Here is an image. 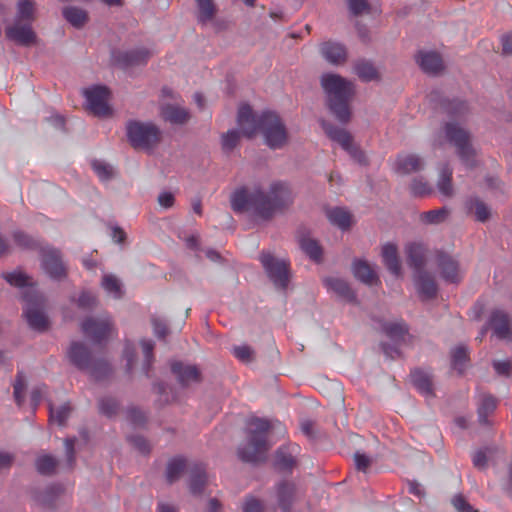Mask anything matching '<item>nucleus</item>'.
<instances>
[{
  "instance_id": "f257e3e1",
  "label": "nucleus",
  "mask_w": 512,
  "mask_h": 512,
  "mask_svg": "<svg viewBox=\"0 0 512 512\" xmlns=\"http://www.w3.org/2000/svg\"><path fill=\"white\" fill-rule=\"evenodd\" d=\"M272 422L259 417H253L246 424V439L239 444L237 455L246 463H259L266 460V455L272 446L269 433Z\"/></svg>"
},
{
  "instance_id": "f03ea898",
  "label": "nucleus",
  "mask_w": 512,
  "mask_h": 512,
  "mask_svg": "<svg viewBox=\"0 0 512 512\" xmlns=\"http://www.w3.org/2000/svg\"><path fill=\"white\" fill-rule=\"evenodd\" d=\"M320 84L327 95L328 107L338 121L347 123L350 120L349 101L354 94V85L344 77L325 73L320 78Z\"/></svg>"
},
{
  "instance_id": "7ed1b4c3",
  "label": "nucleus",
  "mask_w": 512,
  "mask_h": 512,
  "mask_svg": "<svg viewBox=\"0 0 512 512\" xmlns=\"http://www.w3.org/2000/svg\"><path fill=\"white\" fill-rule=\"evenodd\" d=\"M66 355L73 366L80 371L89 373L96 380L104 379L111 372L109 363L102 358H94L90 349L83 342H71Z\"/></svg>"
},
{
  "instance_id": "20e7f679",
  "label": "nucleus",
  "mask_w": 512,
  "mask_h": 512,
  "mask_svg": "<svg viewBox=\"0 0 512 512\" xmlns=\"http://www.w3.org/2000/svg\"><path fill=\"white\" fill-rule=\"evenodd\" d=\"M126 135L130 145L137 150L152 151L162 139V132L152 122L131 120L126 125Z\"/></svg>"
},
{
  "instance_id": "39448f33",
  "label": "nucleus",
  "mask_w": 512,
  "mask_h": 512,
  "mask_svg": "<svg viewBox=\"0 0 512 512\" xmlns=\"http://www.w3.org/2000/svg\"><path fill=\"white\" fill-rule=\"evenodd\" d=\"M445 135L447 140L455 147L456 154L461 162L469 168L475 167L476 149L471 141V134L459 123L450 121L445 125Z\"/></svg>"
},
{
  "instance_id": "423d86ee",
  "label": "nucleus",
  "mask_w": 512,
  "mask_h": 512,
  "mask_svg": "<svg viewBox=\"0 0 512 512\" xmlns=\"http://www.w3.org/2000/svg\"><path fill=\"white\" fill-rule=\"evenodd\" d=\"M261 134L271 149H281L288 143V132L280 116L275 112H262Z\"/></svg>"
},
{
  "instance_id": "0eeeda50",
  "label": "nucleus",
  "mask_w": 512,
  "mask_h": 512,
  "mask_svg": "<svg viewBox=\"0 0 512 512\" xmlns=\"http://www.w3.org/2000/svg\"><path fill=\"white\" fill-rule=\"evenodd\" d=\"M264 271L277 289L285 290L290 279V262L283 258L275 257L269 251H262L259 255Z\"/></svg>"
},
{
  "instance_id": "6e6552de",
  "label": "nucleus",
  "mask_w": 512,
  "mask_h": 512,
  "mask_svg": "<svg viewBox=\"0 0 512 512\" xmlns=\"http://www.w3.org/2000/svg\"><path fill=\"white\" fill-rule=\"evenodd\" d=\"M25 308L23 314L28 325L37 331H44L48 326V320L43 312V300L32 288H28L23 293Z\"/></svg>"
},
{
  "instance_id": "1a4fd4ad",
  "label": "nucleus",
  "mask_w": 512,
  "mask_h": 512,
  "mask_svg": "<svg viewBox=\"0 0 512 512\" xmlns=\"http://www.w3.org/2000/svg\"><path fill=\"white\" fill-rule=\"evenodd\" d=\"M321 126L326 135L333 141L338 142L357 163L361 165H366L368 163L365 153L353 143V138L349 132L324 120L321 121Z\"/></svg>"
},
{
  "instance_id": "9d476101",
  "label": "nucleus",
  "mask_w": 512,
  "mask_h": 512,
  "mask_svg": "<svg viewBox=\"0 0 512 512\" xmlns=\"http://www.w3.org/2000/svg\"><path fill=\"white\" fill-rule=\"evenodd\" d=\"M41 267L53 280L62 281L67 276V266L62 259L61 252L53 247L41 248Z\"/></svg>"
},
{
  "instance_id": "9b49d317",
  "label": "nucleus",
  "mask_w": 512,
  "mask_h": 512,
  "mask_svg": "<svg viewBox=\"0 0 512 512\" xmlns=\"http://www.w3.org/2000/svg\"><path fill=\"white\" fill-rule=\"evenodd\" d=\"M83 94L87 101V109L98 117L111 115V108L108 105L110 91L106 86L96 85L85 89Z\"/></svg>"
},
{
  "instance_id": "f8f14e48",
  "label": "nucleus",
  "mask_w": 512,
  "mask_h": 512,
  "mask_svg": "<svg viewBox=\"0 0 512 512\" xmlns=\"http://www.w3.org/2000/svg\"><path fill=\"white\" fill-rule=\"evenodd\" d=\"M83 333L94 343H101L105 340L112 329V321L110 316L104 314L99 317H88L82 324Z\"/></svg>"
},
{
  "instance_id": "ddd939ff",
  "label": "nucleus",
  "mask_w": 512,
  "mask_h": 512,
  "mask_svg": "<svg viewBox=\"0 0 512 512\" xmlns=\"http://www.w3.org/2000/svg\"><path fill=\"white\" fill-rule=\"evenodd\" d=\"M150 57L151 52L145 48L129 51L113 50L111 53L112 62L122 68L145 64Z\"/></svg>"
},
{
  "instance_id": "4468645a",
  "label": "nucleus",
  "mask_w": 512,
  "mask_h": 512,
  "mask_svg": "<svg viewBox=\"0 0 512 512\" xmlns=\"http://www.w3.org/2000/svg\"><path fill=\"white\" fill-rule=\"evenodd\" d=\"M261 120L262 113L254 114L249 105H242L238 110L237 122L241 133L247 138H252L258 132H261Z\"/></svg>"
},
{
  "instance_id": "2eb2a0df",
  "label": "nucleus",
  "mask_w": 512,
  "mask_h": 512,
  "mask_svg": "<svg viewBox=\"0 0 512 512\" xmlns=\"http://www.w3.org/2000/svg\"><path fill=\"white\" fill-rule=\"evenodd\" d=\"M251 200L252 207L250 213L259 217L260 219L267 221L278 214V211L272 203V199L268 193L266 194L260 189H255L252 191Z\"/></svg>"
},
{
  "instance_id": "dca6fc26",
  "label": "nucleus",
  "mask_w": 512,
  "mask_h": 512,
  "mask_svg": "<svg viewBox=\"0 0 512 512\" xmlns=\"http://www.w3.org/2000/svg\"><path fill=\"white\" fill-rule=\"evenodd\" d=\"M32 23L15 21L6 28V37L20 45L30 46L36 41V34L32 29Z\"/></svg>"
},
{
  "instance_id": "f3484780",
  "label": "nucleus",
  "mask_w": 512,
  "mask_h": 512,
  "mask_svg": "<svg viewBox=\"0 0 512 512\" xmlns=\"http://www.w3.org/2000/svg\"><path fill=\"white\" fill-rule=\"evenodd\" d=\"M436 261L441 277L446 282L458 283L461 280L459 264L454 258L442 251H437Z\"/></svg>"
},
{
  "instance_id": "a211bd4d",
  "label": "nucleus",
  "mask_w": 512,
  "mask_h": 512,
  "mask_svg": "<svg viewBox=\"0 0 512 512\" xmlns=\"http://www.w3.org/2000/svg\"><path fill=\"white\" fill-rule=\"evenodd\" d=\"M171 370L176 376L179 384L183 387H188L201 382V373L195 365L174 362L171 365Z\"/></svg>"
},
{
  "instance_id": "6ab92c4d",
  "label": "nucleus",
  "mask_w": 512,
  "mask_h": 512,
  "mask_svg": "<svg viewBox=\"0 0 512 512\" xmlns=\"http://www.w3.org/2000/svg\"><path fill=\"white\" fill-rule=\"evenodd\" d=\"M323 284L329 292L336 294L343 301L352 303L356 300V295L349 283L338 276H328L323 278Z\"/></svg>"
},
{
  "instance_id": "aec40b11",
  "label": "nucleus",
  "mask_w": 512,
  "mask_h": 512,
  "mask_svg": "<svg viewBox=\"0 0 512 512\" xmlns=\"http://www.w3.org/2000/svg\"><path fill=\"white\" fill-rule=\"evenodd\" d=\"M415 60L426 74L437 75L444 70L443 59L435 51H419Z\"/></svg>"
},
{
  "instance_id": "412c9836",
  "label": "nucleus",
  "mask_w": 512,
  "mask_h": 512,
  "mask_svg": "<svg viewBox=\"0 0 512 512\" xmlns=\"http://www.w3.org/2000/svg\"><path fill=\"white\" fill-rule=\"evenodd\" d=\"M276 503L280 512H290L296 498V486L293 482L283 480L276 487Z\"/></svg>"
},
{
  "instance_id": "4be33fe9",
  "label": "nucleus",
  "mask_w": 512,
  "mask_h": 512,
  "mask_svg": "<svg viewBox=\"0 0 512 512\" xmlns=\"http://www.w3.org/2000/svg\"><path fill=\"white\" fill-rule=\"evenodd\" d=\"M268 195L272 199L278 213H282L293 202L292 191L286 183L275 182L271 184Z\"/></svg>"
},
{
  "instance_id": "5701e85b",
  "label": "nucleus",
  "mask_w": 512,
  "mask_h": 512,
  "mask_svg": "<svg viewBox=\"0 0 512 512\" xmlns=\"http://www.w3.org/2000/svg\"><path fill=\"white\" fill-rule=\"evenodd\" d=\"M414 284L420 297L424 300L431 299L436 296L437 285L434 277L426 270L414 273Z\"/></svg>"
},
{
  "instance_id": "b1692460",
  "label": "nucleus",
  "mask_w": 512,
  "mask_h": 512,
  "mask_svg": "<svg viewBox=\"0 0 512 512\" xmlns=\"http://www.w3.org/2000/svg\"><path fill=\"white\" fill-rule=\"evenodd\" d=\"M489 326L498 339H508L512 334L511 320L504 311L494 310L489 318Z\"/></svg>"
},
{
  "instance_id": "393cba45",
  "label": "nucleus",
  "mask_w": 512,
  "mask_h": 512,
  "mask_svg": "<svg viewBox=\"0 0 512 512\" xmlns=\"http://www.w3.org/2000/svg\"><path fill=\"white\" fill-rule=\"evenodd\" d=\"M407 263L415 272L425 270L426 248L421 243H409L405 247Z\"/></svg>"
},
{
  "instance_id": "a878e982",
  "label": "nucleus",
  "mask_w": 512,
  "mask_h": 512,
  "mask_svg": "<svg viewBox=\"0 0 512 512\" xmlns=\"http://www.w3.org/2000/svg\"><path fill=\"white\" fill-rule=\"evenodd\" d=\"M320 52L323 58L333 65H341L346 62V48L336 42H325L320 46Z\"/></svg>"
},
{
  "instance_id": "bb28decb",
  "label": "nucleus",
  "mask_w": 512,
  "mask_h": 512,
  "mask_svg": "<svg viewBox=\"0 0 512 512\" xmlns=\"http://www.w3.org/2000/svg\"><path fill=\"white\" fill-rule=\"evenodd\" d=\"M423 168L424 161L417 154H401L396 159V171L400 174L419 172Z\"/></svg>"
},
{
  "instance_id": "cd10ccee",
  "label": "nucleus",
  "mask_w": 512,
  "mask_h": 512,
  "mask_svg": "<svg viewBox=\"0 0 512 512\" xmlns=\"http://www.w3.org/2000/svg\"><path fill=\"white\" fill-rule=\"evenodd\" d=\"M411 381L418 392L426 399L434 397L432 375L429 372L414 370L411 372Z\"/></svg>"
},
{
  "instance_id": "c85d7f7f",
  "label": "nucleus",
  "mask_w": 512,
  "mask_h": 512,
  "mask_svg": "<svg viewBox=\"0 0 512 512\" xmlns=\"http://www.w3.org/2000/svg\"><path fill=\"white\" fill-rule=\"evenodd\" d=\"M296 445L281 446L275 452V467L280 471H289L295 465L294 452Z\"/></svg>"
},
{
  "instance_id": "c756f323",
  "label": "nucleus",
  "mask_w": 512,
  "mask_h": 512,
  "mask_svg": "<svg viewBox=\"0 0 512 512\" xmlns=\"http://www.w3.org/2000/svg\"><path fill=\"white\" fill-rule=\"evenodd\" d=\"M382 258L385 266L391 274L398 277L401 274V264L398 257L397 247L387 243L382 247Z\"/></svg>"
},
{
  "instance_id": "7c9ffc66",
  "label": "nucleus",
  "mask_w": 512,
  "mask_h": 512,
  "mask_svg": "<svg viewBox=\"0 0 512 512\" xmlns=\"http://www.w3.org/2000/svg\"><path fill=\"white\" fill-rule=\"evenodd\" d=\"M252 191L240 188L234 191L230 197L231 207L235 212H249L252 207Z\"/></svg>"
},
{
  "instance_id": "2f4dec72",
  "label": "nucleus",
  "mask_w": 512,
  "mask_h": 512,
  "mask_svg": "<svg viewBox=\"0 0 512 512\" xmlns=\"http://www.w3.org/2000/svg\"><path fill=\"white\" fill-rule=\"evenodd\" d=\"M62 15L73 27L82 28L89 20L88 12L76 6H67L62 10Z\"/></svg>"
},
{
  "instance_id": "473e14b6",
  "label": "nucleus",
  "mask_w": 512,
  "mask_h": 512,
  "mask_svg": "<svg viewBox=\"0 0 512 512\" xmlns=\"http://www.w3.org/2000/svg\"><path fill=\"white\" fill-rule=\"evenodd\" d=\"M207 482V475L202 464H194L190 469L189 488L191 493H202Z\"/></svg>"
},
{
  "instance_id": "72a5a7b5",
  "label": "nucleus",
  "mask_w": 512,
  "mask_h": 512,
  "mask_svg": "<svg viewBox=\"0 0 512 512\" xmlns=\"http://www.w3.org/2000/svg\"><path fill=\"white\" fill-rule=\"evenodd\" d=\"M161 115L165 121L173 124L181 125L186 123L189 119V113L186 109L172 104L163 106Z\"/></svg>"
},
{
  "instance_id": "f704fd0d",
  "label": "nucleus",
  "mask_w": 512,
  "mask_h": 512,
  "mask_svg": "<svg viewBox=\"0 0 512 512\" xmlns=\"http://www.w3.org/2000/svg\"><path fill=\"white\" fill-rule=\"evenodd\" d=\"M353 70L363 82H370L379 79V73L372 62L360 59L354 63Z\"/></svg>"
},
{
  "instance_id": "c9c22d12",
  "label": "nucleus",
  "mask_w": 512,
  "mask_h": 512,
  "mask_svg": "<svg viewBox=\"0 0 512 512\" xmlns=\"http://www.w3.org/2000/svg\"><path fill=\"white\" fill-rule=\"evenodd\" d=\"M354 276L365 284L372 285L378 280L377 275L370 265L362 260H355L352 266Z\"/></svg>"
},
{
  "instance_id": "e433bc0d",
  "label": "nucleus",
  "mask_w": 512,
  "mask_h": 512,
  "mask_svg": "<svg viewBox=\"0 0 512 512\" xmlns=\"http://www.w3.org/2000/svg\"><path fill=\"white\" fill-rule=\"evenodd\" d=\"M324 213L332 224H351L353 215L345 207H325Z\"/></svg>"
},
{
  "instance_id": "4c0bfd02",
  "label": "nucleus",
  "mask_w": 512,
  "mask_h": 512,
  "mask_svg": "<svg viewBox=\"0 0 512 512\" xmlns=\"http://www.w3.org/2000/svg\"><path fill=\"white\" fill-rule=\"evenodd\" d=\"M198 7V22L205 25L212 21L217 13V8L213 0H195Z\"/></svg>"
},
{
  "instance_id": "58836bf2",
  "label": "nucleus",
  "mask_w": 512,
  "mask_h": 512,
  "mask_svg": "<svg viewBox=\"0 0 512 512\" xmlns=\"http://www.w3.org/2000/svg\"><path fill=\"white\" fill-rule=\"evenodd\" d=\"M470 213L475 215V220L478 222H486L490 220L491 209L480 199H470L467 203Z\"/></svg>"
},
{
  "instance_id": "ea45409f",
  "label": "nucleus",
  "mask_w": 512,
  "mask_h": 512,
  "mask_svg": "<svg viewBox=\"0 0 512 512\" xmlns=\"http://www.w3.org/2000/svg\"><path fill=\"white\" fill-rule=\"evenodd\" d=\"M300 248L314 261H320L322 257V249L315 239L306 235L299 236Z\"/></svg>"
},
{
  "instance_id": "a19ab883",
  "label": "nucleus",
  "mask_w": 512,
  "mask_h": 512,
  "mask_svg": "<svg viewBox=\"0 0 512 512\" xmlns=\"http://www.w3.org/2000/svg\"><path fill=\"white\" fill-rule=\"evenodd\" d=\"M437 187L442 195L446 197L453 195L452 170L448 165H445L440 171Z\"/></svg>"
},
{
  "instance_id": "79ce46f5",
  "label": "nucleus",
  "mask_w": 512,
  "mask_h": 512,
  "mask_svg": "<svg viewBox=\"0 0 512 512\" xmlns=\"http://www.w3.org/2000/svg\"><path fill=\"white\" fill-rule=\"evenodd\" d=\"M102 287L115 299H120L123 296L122 284L120 280L112 274L103 276Z\"/></svg>"
},
{
  "instance_id": "37998d69",
  "label": "nucleus",
  "mask_w": 512,
  "mask_h": 512,
  "mask_svg": "<svg viewBox=\"0 0 512 512\" xmlns=\"http://www.w3.org/2000/svg\"><path fill=\"white\" fill-rule=\"evenodd\" d=\"M468 348L464 345L455 347L451 352L452 367L462 373L468 361Z\"/></svg>"
},
{
  "instance_id": "c03bdc74",
  "label": "nucleus",
  "mask_w": 512,
  "mask_h": 512,
  "mask_svg": "<svg viewBox=\"0 0 512 512\" xmlns=\"http://www.w3.org/2000/svg\"><path fill=\"white\" fill-rule=\"evenodd\" d=\"M13 239L15 244L20 247L21 249L25 250H36L42 248L40 246V243L37 239L33 238L32 236L24 233L21 230H16L13 233Z\"/></svg>"
},
{
  "instance_id": "a18cd8bd",
  "label": "nucleus",
  "mask_w": 512,
  "mask_h": 512,
  "mask_svg": "<svg viewBox=\"0 0 512 512\" xmlns=\"http://www.w3.org/2000/svg\"><path fill=\"white\" fill-rule=\"evenodd\" d=\"M34 20V2L32 0H19L15 21L32 23Z\"/></svg>"
},
{
  "instance_id": "49530a36",
  "label": "nucleus",
  "mask_w": 512,
  "mask_h": 512,
  "mask_svg": "<svg viewBox=\"0 0 512 512\" xmlns=\"http://www.w3.org/2000/svg\"><path fill=\"white\" fill-rule=\"evenodd\" d=\"M36 469L42 475H52L58 465V461L52 455L44 454L36 459Z\"/></svg>"
},
{
  "instance_id": "de8ad7c7",
  "label": "nucleus",
  "mask_w": 512,
  "mask_h": 512,
  "mask_svg": "<svg viewBox=\"0 0 512 512\" xmlns=\"http://www.w3.org/2000/svg\"><path fill=\"white\" fill-rule=\"evenodd\" d=\"M449 210L445 207L430 210L420 215V221L425 224H439L449 220Z\"/></svg>"
},
{
  "instance_id": "09e8293b",
  "label": "nucleus",
  "mask_w": 512,
  "mask_h": 512,
  "mask_svg": "<svg viewBox=\"0 0 512 512\" xmlns=\"http://www.w3.org/2000/svg\"><path fill=\"white\" fill-rule=\"evenodd\" d=\"M186 467L185 460L183 458H174L169 461L166 470L167 481L171 484L177 481Z\"/></svg>"
},
{
  "instance_id": "8fccbe9b",
  "label": "nucleus",
  "mask_w": 512,
  "mask_h": 512,
  "mask_svg": "<svg viewBox=\"0 0 512 512\" xmlns=\"http://www.w3.org/2000/svg\"><path fill=\"white\" fill-rule=\"evenodd\" d=\"M496 408V400L493 396L487 395L481 399L478 407V417L482 424L488 423V415Z\"/></svg>"
},
{
  "instance_id": "3c124183",
  "label": "nucleus",
  "mask_w": 512,
  "mask_h": 512,
  "mask_svg": "<svg viewBox=\"0 0 512 512\" xmlns=\"http://www.w3.org/2000/svg\"><path fill=\"white\" fill-rule=\"evenodd\" d=\"M2 277L11 285L18 288L28 287L30 285V278L20 270L12 272H5Z\"/></svg>"
},
{
  "instance_id": "603ef678",
  "label": "nucleus",
  "mask_w": 512,
  "mask_h": 512,
  "mask_svg": "<svg viewBox=\"0 0 512 512\" xmlns=\"http://www.w3.org/2000/svg\"><path fill=\"white\" fill-rule=\"evenodd\" d=\"M64 492L61 484H52L38 497V501L44 505H51L53 501Z\"/></svg>"
},
{
  "instance_id": "864d4df0",
  "label": "nucleus",
  "mask_w": 512,
  "mask_h": 512,
  "mask_svg": "<svg viewBox=\"0 0 512 512\" xmlns=\"http://www.w3.org/2000/svg\"><path fill=\"white\" fill-rule=\"evenodd\" d=\"M49 412H50V420L58 423L59 425H63L64 422L69 417V414L71 412V407L69 403H65L58 408L54 409L53 406L49 405Z\"/></svg>"
},
{
  "instance_id": "5fc2aeb1",
  "label": "nucleus",
  "mask_w": 512,
  "mask_h": 512,
  "mask_svg": "<svg viewBox=\"0 0 512 512\" xmlns=\"http://www.w3.org/2000/svg\"><path fill=\"white\" fill-rule=\"evenodd\" d=\"M385 333L393 340L402 339L408 332V328L403 322L389 323L384 327Z\"/></svg>"
},
{
  "instance_id": "6e6d98bb",
  "label": "nucleus",
  "mask_w": 512,
  "mask_h": 512,
  "mask_svg": "<svg viewBox=\"0 0 512 512\" xmlns=\"http://www.w3.org/2000/svg\"><path fill=\"white\" fill-rule=\"evenodd\" d=\"M98 406L101 414L111 417L117 413L119 403L112 397H103L99 400Z\"/></svg>"
},
{
  "instance_id": "4d7b16f0",
  "label": "nucleus",
  "mask_w": 512,
  "mask_h": 512,
  "mask_svg": "<svg viewBox=\"0 0 512 512\" xmlns=\"http://www.w3.org/2000/svg\"><path fill=\"white\" fill-rule=\"evenodd\" d=\"M141 347L144 354V361H143V372L148 375L149 368L151 366L152 360H153V349H154V343L151 340H142L141 341Z\"/></svg>"
},
{
  "instance_id": "13d9d810",
  "label": "nucleus",
  "mask_w": 512,
  "mask_h": 512,
  "mask_svg": "<svg viewBox=\"0 0 512 512\" xmlns=\"http://www.w3.org/2000/svg\"><path fill=\"white\" fill-rule=\"evenodd\" d=\"M76 303L77 306L81 309L92 310L97 306L98 300L93 293L83 291L76 300Z\"/></svg>"
},
{
  "instance_id": "bf43d9fd",
  "label": "nucleus",
  "mask_w": 512,
  "mask_h": 512,
  "mask_svg": "<svg viewBox=\"0 0 512 512\" xmlns=\"http://www.w3.org/2000/svg\"><path fill=\"white\" fill-rule=\"evenodd\" d=\"M92 167L101 180H109L113 177L114 171L112 166L105 162L94 160Z\"/></svg>"
},
{
  "instance_id": "052dcab7",
  "label": "nucleus",
  "mask_w": 512,
  "mask_h": 512,
  "mask_svg": "<svg viewBox=\"0 0 512 512\" xmlns=\"http://www.w3.org/2000/svg\"><path fill=\"white\" fill-rule=\"evenodd\" d=\"M13 387L15 401L20 406L24 401V392L26 389L25 377L21 372L17 374Z\"/></svg>"
},
{
  "instance_id": "680f3d73",
  "label": "nucleus",
  "mask_w": 512,
  "mask_h": 512,
  "mask_svg": "<svg viewBox=\"0 0 512 512\" xmlns=\"http://www.w3.org/2000/svg\"><path fill=\"white\" fill-rule=\"evenodd\" d=\"M240 139V132L237 130H229L227 133L222 135V147L226 151L233 150Z\"/></svg>"
},
{
  "instance_id": "e2e57ef3",
  "label": "nucleus",
  "mask_w": 512,
  "mask_h": 512,
  "mask_svg": "<svg viewBox=\"0 0 512 512\" xmlns=\"http://www.w3.org/2000/svg\"><path fill=\"white\" fill-rule=\"evenodd\" d=\"M131 445L136 448L142 454H148L150 452V445L148 441L141 435H131L128 438Z\"/></svg>"
},
{
  "instance_id": "0e129e2a",
  "label": "nucleus",
  "mask_w": 512,
  "mask_h": 512,
  "mask_svg": "<svg viewBox=\"0 0 512 512\" xmlns=\"http://www.w3.org/2000/svg\"><path fill=\"white\" fill-rule=\"evenodd\" d=\"M348 6L351 13L355 16L368 13L370 10L366 0H348Z\"/></svg>"
},
{
  "instance_id": "69168bd1",
  "label": "nucleus",
  "mask_w": 512,
  "mask_h": 512,
  "mask_svg": "<svg viewBox=\"0 0 512 512\" xmlns=\"http://www.w3.org/2000/svg\"><path fill=\"white\" fill-rule=\"evenodd\" d=\"M233 354L237 359L243 362H250L253 358V350L248 345L235 346L233 348Z\"/></svg>"
},
{
  "instance_id": "338daca9",
  "label": "nucleus",
  "mask_w": 512,
  "mask_h": 512,
  "mask_svg": "<svg viewBox=\"0 0 512 512\" xmlns=\"http://www.w3.org/2000/svg\"><path fill=\"white\" fill-rule=\"evenodd\" d=\"M447 112L454 116H461L468 111L466 102L461 100L450 101L446 107Z\"/></svg>"
},
{
  "instance_id": "774afa93",
  "label": "nucleus",
  "mask_w": 512,
  "mask_h": 512,
  "mask_svg": "<svg viewBox=\"0 0 512 512\" xmlns=\"http://www.w3.org/2000/svg\"><path fill=\"white\" fill-rule=\"evenodd\" d=\"M452 504L457 512H477L462 495H456L452 498Z\"/></svg>"
}]
</instances>
